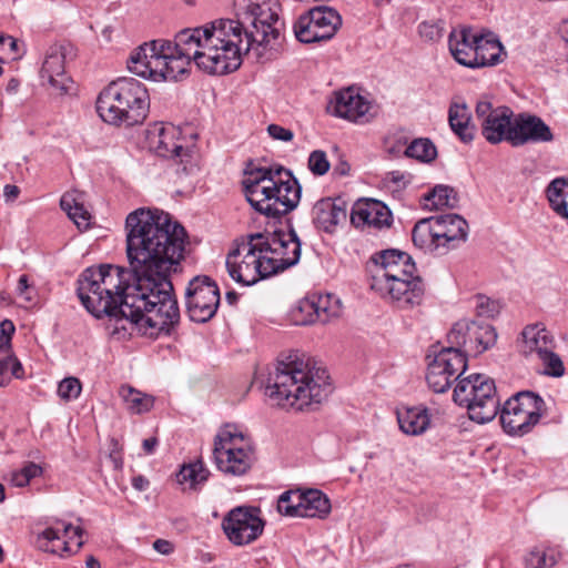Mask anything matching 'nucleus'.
<instances>
[{"instance_id": "1", "label": "nucleus", "mask_w": 568, "mask_h": 568, "mask_svg": "<svg viewBox=\"0 0 568 568\" xmlns=\"http://www.w3.org/2000/svg\"><path fill=\"white\" fill-rule=\"evenodd\" d=\"M237 19H216L180 31L173 41L155 39L136 48L128 69L153 81H176L193 61L207 74L237 70L243 55L271 60L277 51L280 4L276 0H237Z\"/></svg>"}, {"instance_id": "2", "label": "nucleus", "mask_w": 568, "mask_h": 568, "mask_svg": "<svg viewBox=\"0 0 568 568\" xmlns=\"http://www.w3.org/2000/svg\"><path fill=\"white\" fill-rule=\"evenodd\" d=\"M124 232L128 260L138 276L124 310L132 315L140 307H151L152 329L179 324L180 310L169 276L183 258L184 227L162 210L140 207L126 215Z\"/></svg>"}, {"instance_id": "3", "label": "nucleus", "mask_w": 568, "mask_h": 568, "mask_svg": "<svg viewBox=\"0 0 568 568\" xmlns=\"http://www.w3.org/2000/svg\"><path fill=\"white\" fill-rule=\"evenodd\" d=\"M138 286V276L133 270H126L114 265H100L89 267L79 278L78 295L83 306L95 317L108 315L114 318L121 328L136 331L139 334L158 337L160 334H169L178 324H169L166 327L152 329V323L148 321L151 307H140L130 315L124 310V301L129 294H134Z\"/></svg>"}, {"instance_id": "4", "label": "nucleus", "mask_w": 568, "mask_h": 568, "mask_svg": "<svg viewBox=\"0 0 568 568\" xmlns=\"http://www.w3.org/2000/svg\"><path fill=\"white\" fill-rule=\"evenodd\" d=\"M331 392L327 371L301 359L280 362L266 386L274 404L296 410L320 404Z\"/></svg>"}, {"instance_id": "5", "label": "nucleus", "mask_w": 568, "mask_h": 568, "mask_svg": "<svg viewBox=\"0 0 568 568\" xmlns=\"http://www.w3.org/2000/svg\"><path fill=\"white\" fill-rule=\"evenodd\" d=\"M283 172V169H257L244 179L246 199L257 212L270 217H280L297 206L301 186L287 172V180L284 181Z\"/></svg>"}, {"instance_id": "6", "label": "nucleus", "mask_w": 568, "mask_h": 568, "mask_svg": "<svg viewBox=\"0 0 568 568\" xmlns=\"http://www.w3.org/2000/svg\"><path fill=\"white\" fill-rule=\"evenodd\" d=\"M149 93L140 81L122 78L110 83L99 95L97 110L104 122L132 126L148 116Z\"/></svg>"}, {"instance_id": "7", "label": "nucleus", "mask_w": 568, "mask_h": 568, "mask_svg": "<svg viewBox=\"0 0 568 568\" xmlns=\"http://www.w3.org/2000/svg\"><path fill=\"white\" fill-rule=\"evenodd\" d=\"M214 462L217 469L229 476L247 474L256 459L253 438L241 426L225 424L214 437Z\"/></svg>"}, {"instance_id": "8", "label": "nucleus", "mask_w": 568, "mask_h": 568, "mask_svg": "<svg viewBox=\"0 0 568 568\" xmlns=\"http://www.w3.org/2000/svg\"><path fill=\"white\" fill-rule=\"evenodd\" d=\"M149 148L158 155L176 160L181 180L194 178L200 171V155L194 143L182 135L179 126L155 122L146 131Z\"/></svg>"}, {"instance_id": "9", "label": "nucleus", "mask_w": 568, "mask_h": 568, "mask_svg": "<svg viewBox=\"0 0 568 568\" xmlns=\"http://www.w3.org/2000/svg\"><path fill=\"white\" fill-rule=\"evenodd\" d=\"M454 402L468 410L478 424L491 422L499 412V398L494 379L484 374L460 378L454 389Z\"/></svg>"}, {"instance_id": "10", "label": "nucleus", "mask_w": 568, "mask_h": 568, "mask_svg": "<svg viewBox=\"0 0 568 568\" xmlns=\"http://www.w3.org/2000/svg\"><path fill=\"white\" fill-rule=\"evenodd\" d=\"M498 413L504 432L521 437L529 434L540 422L546 414V404L532 392H519L508 398Z\"/></svg>"}, {"instance_id": "11", "label": "nucleus", "mask_w": 568, "mask_h": 568, "mask_svg": "<svg viewBox=\"0 0 568 568\" xmlns=\"http://www.w3.org/2000/svg\"><path fill=\"white\" fill-rule=\"evenodd\" d=\"M256 234L247 235L245 241L236 244L226 257L230 276L237 283L250 286L260 280L271 276L265 266V258L258 245Z\"/></svg>"}, {"instance_id": "12", "label": "nucleus", "mask_w": 568, "mask_h": 568, "mask_svg": "<svg viewBox=\"0 0 568 568\" xmlns=\"http://www.w3.org/2000/svg\"><path fill=\"white\" fill-rule=\"evenodd\" d=\"M555 348L554 336L542 324L527 325L523 329L520 353L527 358L540 362L544 374L561 377L565 374V364Z\"/></svg>"}, {"instance_id": "13", "label": "nucleus", "mask_w": 568, "mask_h": 568, "mask_svg": "<svg viewBox=\"0 0 568 568\" xmlns=\"http://www.w3.org/2000/svg\"><path fill=\"white\" fill-rule=\"evenodd\" d=\"M264 263L271 275L295 265L301 257V242L295 232L255 233Z\"/></svg>"}, {"instance_id": "14", "label": "nucleus", "mask_w": 568, "mask_h": 568, "mask_svg": "<svg viewBox=\"0 0 568 568\" xmlns=\"http://www.w3.org/2000/svg\"><path fill=\"white\" fill-rule=\"evenodd\" d=\"M327 111L332 115L352 123L366 124L378 115L379 106L368 97L362 94L359 89L348 87L333 94L327 104Z\"/></svg>"}, {"instance_id": "15", "label": "nucleus", "mask_w": 568, "mask_h": 568, "mask_svg": "<svg viewBox=\"0 0 568 568\" xmlns=\"http://www.w3.org/2000/svg\"><path fill=\"white\" fill-rule=\"evenodd\" d=\"M342 24L341 16L328 7H317L302 14L294 23V33L303 43L326 41Z\"/></svg>"}, {"instance_id": "16", "label": "nucleus", "mask_w": 568, "mask_h": 568, "mask_svg": "<svg viewBox=\"0 0 568 568\" xmlns=\"http://www.w3.org/2000/svg\"><path fill=\"white\" fill-rule=\"evenodd\" d=\"M428 358L426 381L435 393H445L467 367L465 355L452 349L434 352Z\"/></svg>"}, {"instance_id": "17", "label": "nucleus", "mask_w": 568, "mask_h": 568, "mask_svg": "<svg viewBox=\"0 0 568 568\" xmlns=\"http://www.w3.org/2000/svg\"><path fill=\"white\" fill-rule=\"evenodd\" d=\"M185 303L191 321L197 323L210 321L220 304L217 285L207 276L194 277L186 287Z\"/></svg>"}, {"instance_id": "18", "label": "nucleus", "mask_w": 568, "mask_h": 568, "mask_svg": "<svg viewBox=\"0 0 568 568\" xmlns=\"http://www.w3.org/2000/svg\"><path fill=\"white\" fill-rule=\"evenodd\" d=\"M222 528L227 539L235 546H244L256 540L264 530V521L258 510L236 507L223 518Z\"/></svg>"}, {"instance_id": "19", "label": "nucleus", "mask_w": 568, "mask_h": 568, "mask_svg": "<svg viewBox=\"0 0 568 568\" xmlns=\"http://www.w3.org/2000/svg\"><path fill=\"white\" fill-rule=\"evenodd\" d=\"M476 119L483 136L491 144L508 141L513 132L514 112L508 106H494L488 100L476 104Z\"/></svg>"}, {"instance_id": "20", "label": "nucleus", "mask_w": 568, "mask_h": 568, "mask_svg": "<svg viewBox=\"0 0 568 568\" xmlns=\"http://www.w3.org/2000/svg\"><path fill=\"white\" fill-rule=\"evenodd\" d=\"M371 288L386 303L398 310H412L419 306L425 294V286L419 277L399 278Z\"/></svg>"}, {"instance_id": "21", "label": "nucleus", "mask_w": 568, "mask_h": 568, "mask_svg": "<svg viewBox=\"0 0 568 568\" xmlns=\"http://www.w3.org/2000/svg\"><path fill=\"white\" fill-rule=\"evenodd\" d=\"M74 57V48L70 43L49 47L41 69V79L48 81L50 88L58 93L68 92L71 79L65 72V62Z\"/></svg>"}, {"instance_id": "22", "label": "nucleus", "mask_w": 568, "mask_h": 568, "mask_svg": "<svg viewBox=\"0 0 568 568\" xmlns=\"http://www.w3.org/2000/svg\"><path fill=\"white\" fill-rule=\"evenodd\" d=\"M63 528V535L55 528L48 527L37 534L34 546L44 552L63 556L77 551L83 545V530L80 526H73L64 521H59Z\"/></svg>"}, {"instance_id": "23", "label": "nucleus", "mask_w": 568, "mask_h": 568, "mask_svg": "<svg viewBox=\"0 0 568 568\" xmlns=\"http://www.w3.org/2000/svg\"><path fill=\"white\" fill-rule=\"evenodd\" d=\"M375 262L376 268L372 275L371 286L415 277V264L406 253L387 250L382 252Z\"/></svg>"}, {"instance_id": "24", "label": "nucleus", "mask_w": 568, "mask_h": 568, "mask_svg": "<svg viewBox=\"0 0 568 568\" xmlns=\"http://www.w3.org/2000/svg\"><path fill=\"white\" fill-rule=\"evenodd\" d=\"M351 222L356 227L368 226L381 230L390 226L392 213L384 203L377 200L358 201L353 206Z\"/></svg>"}, {"instance_id": "25", "label": "nucleus", "mask_w": 568, "mask_h": 568, "mask_svg": "<svg viewBox=\"0 0 568 568\" xmlns=\"http://www.w3.org/2000/svg\"><path fill=\"white\" fill-rule=\"evenodd\" d=\"M552 139L549 126L539 118L519 114L514 119L509 142L517 146L527 142H548Z\"/></svg>"}, {"instance_id": "26", "label": "nucleus", "mask_w": 568, "mask_h": 568, "mask_svg": "<svg viewBox=\"0 0 568 568\" xmlns=\"http://www.w3.org/2000/svg\"><path fill=\"white\" fill-rule=\"evenodd\" d=\"M346 215V205L339 199H322L312 210L314 224L327 233H332L339 223L344 222Z\"/></svg>"}, {"instance_id": "27", "label": "nucleus", "mask_w": 568, "mask_h": 568, "mask_svg": "<svg viewBox=\"0 0 568 568\" xmlns=\"http://www.w3.org/2000/svg\"><path fill=\"white\" fill-rule=\"evenodd\" d=\"M478 31L471 28L454 29L448 37V49L454 60L471 69Z\"/></svg>"}, {"instance_id": "28", "label": "nucleus", "mask_w": 568, "mask_h": 568, "mask_svg": "<svg viewBox=\"0 0 568 568\" xmlns=\"http://www.w3.org/2000/svg\"><path fill=\"white\" fill-rule=\"evenodd\" d=\"M505 57V48L494 33L478 31L471 69L496 65L503 62Z\"/></svg>"}, {"instance_id": "29", "label": "nucleus", "mask_w": 568, "mask_h": 568, "mask_svg": "<svg viewBox=\"0 0 568 568\" xmlns=\"http://www.w3.org/2000/svg\"><path fill=\"white\" fill-rule=\"evenodd\" d=\"M412 239L414 245L424 253L443 254L447 252L433 216L422 219L415 224Z\"/></svg>"}, {"instance_id": "30", "label": "nucleus", "mask_w": 568, "mask_h": 568, "mask_svg": "<svg viewBox=\"0 0 568 568\" xmlns=\"http://www.w3.org/2000/svg\"><path fill=\"white\" fill-rule=\"evenodd\" d=\"M433 219L436 221L437 231H439L447 252L466 241L468 235V224L460 215H435Z\"/></svg>"}, {"instance_id": "31", "label": "nucleus", "mask_w": 568, "mask_h": 568, "mask_svg": "<svg viewBox=\"0 0 568 568\" xmlns=\"http://www.w3.org/2000/svg\"><path fill=\"white\" fill-rule=\"evenodd\" d=\"M399 429L409 436L424 434L430 425V415L426 407H400L396 412Z\"/></svg>"}, {"instance_id": "32", "label": "nucleus", "mask_w": 568, "mask_h": 568, "mask_svg": "<svg viewBox=\"0 0 568 568\" xmlns=\"http://www.w3.org/2000/svg\"><path fill=\"white\" fill-rule=\"evenodd\" d=\"M496 338L497 334L491 325L470 322L463 354L466 358L468 355L481 354L495 344Z\"/></svg>"}, {"instance_id": "33", "label": "nucleus", "mask_w": 568, "mask_h": 568, "mask_svg": "<svg viewBox=\"0 0 568 568\" xmlns=\"http://www.w3.org/2000/svg\"><path fill=\"white\" fill-rule=\"evenodd\" d=\"M448 121L452 130L464 142H470L475 135V126L471 124V116L465 103L454 102L449 106Z\"/></svg>"}, {"instance_id": "34", "label": "nucleus", "mask_w": 568, "mask_h": 568, "mask_svg": "<svg viewBox=\"0 0 568 568\" xmlns=\"http://www.w3.org/2000/svg\"><path fill=\"white\" fill-rule=\"evenodd\" d=\"M302 499L300 517L324 518L331 511L329 499L317 489L302 491Z\"/></svg>"}, {"instance_id": "35", "label": "nucleus", "mask_w": 568, "mask_h": 568, "mask_svg": "<svg viewBox=\"0 0 568 568\" xmlns=\"http://www.w3.org/2000/svg\"><path fill=\"white\" fill-rule=\"evenodd\" d=\"M119 394L125 404V408L131 414L150 412L154 405L153 396L142 393L129 385L121 386Z\"/></svg>"}, {"instance_id": "36", "label": "nucleus", "mask_w": 568, "mask_h": 568, "mask_svg": "<svg viewBox=\"0 0 568 568\" xmlns=\"http://www.w3.org/2000/svg\"><path fill=\"white\" fill-rule=\"evenodd\" d=\"M567 187L568 180L566 178H557L546 189L549 206L564 219H568Z\"/></svg>"}, {"instance_id": "37", "label": "nucleus", "mask_w": 568, "mask_h": 568, "mask_svg": "<svg viewBox=\"0 0 568 568\" xmlns=\"http://www.w3.org/2000/svg\"><path fill=\"white\" fill-rule=\"evenodd\" d=\"M60 205L78 229L87 230L90 226L91 215L74 193H65L61 197Z\"/></svg>"}, {"instance_id": "38", "label": "nucleus", "mask_w": 568, "mask_h": 568, "mask_svg": "<svg viewBox=\"0 0 568 568\" xmlns=\"http://www.w3.org/2000/svg\"><path fill=\"white\" fill-rule=\"evenodd\" d=\"M209 469L200 460L182 466L176 475L178 483L184 486V489H196L199 485L207 480Z\"/></svg>"}, {"instance_id": "39", "label": "nucleus", "mask_w": 568, "mask_h": 568, "mask_svg": "<svg viewBox=\"0 0 568 568\" xmlns=\"http://www.w3.org/2000/svg\"><path fill=\"white\" fill-rule=\"evenodd\" d=\"M457 205L455 191L446 185H437L424 197V207L427 210L453 209Z\"/></svg>"}, {"instance_id": "40", "label": "nucleus", "mask_w": 568, "mask_h": 568, "mask_svg": "<svg viewBox=\"0 0 568 568\" xmlns=\"http://www.w3.org/2000/svg\"><path fill=\"white\" fill-rule=\"evenodd\" d=\"M318 313L320 323H327L334 318H337L342 314V303L338 297L333 294L313 296Z\"/></svg>"}, {"instance_id": "41", "label": "nucleus", "mask_w": 568, "mask_h": 568, "mask_svg": "<svg viewBox=\"0 0 568 568\" xmlns=\"http://www.w3.org/2000/svg\"><path fill=\"white\" fill-rule=\"evenodd\" d=\"M559 554L554 548H532L525 559L526 568H551L558 561Z\"/></svg>"}, {"instance_id": "42", "label": "nucleus", "mask_w": 568, "mask_h": 568, "mask_svg": "<svg viewBox=\"0 0 568 568\" xmlns=\"http://www.w3.org/2000/svg\"><path fill=\"white\" fill-rule=\"evenodd\" d=\"M291 320L295 325H311L317 323L318 313H316L313 296L301 300L291 311Z\"/></svg>"}, {"instance_id": "43", "label": "nucleus", "mask_w": 568, "mask_h": 568, "mask_svg": "<svg viewBox=\"0 0 568 568\" xmlns=\"http://www.w3.org/2000/svg\"><path fill=\"white\" fill-rule=\"evenodd\" d=\"M405 154L422 162H430L436 158L437 151L430 140L416 139L406 148Z\"/></svg>"}, {"instance_id": "44", "label": "nucleus", "mask_w": 568, "mask_h": 568, "mask_svg": "<svg viewBox=\"0 0 568 568\" xmlns=\"http://www.w3.org/2000/svg\"><path fill=\"white\" fill-rule=\"evenodd\" d=\"M469 324L470 322L465 320L455 323L447 334L448 346L443 347L442 349H452L457 353H464L467 334L469 333Z\"/></svg>"}, {"instance_id": "45", "label": "nucleus", "mask_w": 568, "mask_h": 568, "mask_svg": "<svg viewBox=\"0 0 568 568\" xmlns=\"http://www.w3.org/2000/svg\"><path fill=\"white\" fill-rule=\"evenodd\" d=\"M302 501V490L285 491L277 500V510L284 516L300 517Z\"/></svg>"}, {"instance_id": "46", "label": "nucleus", "mask_w": 568, "mask_h": 568, "mask_svg": "<svg viewBox=\"0 0 568 568\" xmlns=\"http://www.w3.org/2000/svg\"><path fill=\"white\" fill-rule=\"evenodd\" d=\"M10 376L21 378L23 376V368L21 363L14 356H7L0 361V386H6Z\"/></svg>"}, {"instance_id": "47", "label": "nucleus", "mask_w": 568, "mask_h": 568, "mask_svg": "<svg viewBox=\"0 0 568 568\" xmlns=\"http://www.w3.org/2000/svg\"><path fill=\"white\" fill-rule=\"evenodd\" d=\"M82 390V384L77 377H65L58 385V395L64 400L77 399Z\"/></svg>"}, {"instance_id": "48", "label": "nucleus", "mask_w": 568, "mask_h": 568, "mask_svg": "<svg viewBox=\"0 0 568 568\" xmlns=\"http://www.w3.org/2000/svg\"><path fill=\"white\" fill-rule=\"evenodd\" d=\"M41 474V467L34 463H28L22 469L12 474L11 483L16 487L27 486L32 478Z\"/></svg>"}, {"instance_id": "49", "label": "nucleus", "mask_w": 568, "mask_h": 568, "mask_svg": "<svg viewBox=\"0 0 568 568\" xmlns=\"http://www.w3.org/2000/svg\"><path fill=\"white\" fill-rule=\"evenodd\" d=\"M310 171L317 176L326 174L331 168L327 155L322 150L311 152L307 162Z\"/></svg>"}, {"instance_id": "50", "label": "nucleus", "mask_w": 568, "mask_h": 568, "mask_svg": "<svg viewBox=\"0 0 568 568\" xmlns=\"http://www.w3.org/2000/svg\"><path fill=\"white\" fill-rule=\"evenodd\" d=\"M476 312L481 317H495L500 312V304L487 296H476Z\"/></svg>"}, {"instance_id": "51", "label": "nucleus", "mask_w": 568, "mask_h": 568, "mask_svg": "<svg viewBox=\"0 0 568 568\" xmlns=\"http://www.w3.org/2000/svg\"><path fill=\"white\" fill-rule=\"evenodd\" d=\"M17 41L10 36L0 33V63H4L10 59H16Z\"/></svg>"}, {"instance_id": "52", "label": "nucleus", "mask_w": 568, "mask_h": 568, "mask_svg": "<svg viewBox=\"0 0 568 568\" xmlns=\"http://www.w3.org/2000/svg\"><path fill=\"white\" fill-rule=\"evenodd\" d=\"M418 33L425 41L434 42L440 39L442 29L436 22L425 21L418 26Z\"/></svg>"}, {"instance_id": "53", "label": "nucleus", "mask_w": 568, "mask_h": 568, "mask_svg": "<svg viewBox=\"0 0 568 568\" xmlns=\"http://www.w3.org/2000/svg\"><path fill=\"white\" fill-rule=\"evenodd\" d=\"M407 182L406 175L399 171L389 172L384 179L385 185L393 191L405 187Z\"/></svg>"}, {"instance_id": "54", "label": "nucleus", "mask_w": 568, "mask_h": 568, "mask_svg": "<svg viewBox=\"0 0 568 568\" xmlns=\"http://www.w3.org/2000/svg\"><path fill=\"white\" fill-rule=\"evenodd\" d=\"M267 133L273 140L290 142L294 138V133L292 130L286 129L278 124H270L267 126Z\"/></svg>"}, {"instance_id": "55", "label": "nucleus", "mask_w": 568, "mask_h": 568, "mask_svg": "<svg viewBox=\"0 0 568 568\" xmlns=\"http://www.w3.org/2000/svg\"><path fill=\"white\" fill-rule=\"evenodd\" d=\"M17 292L19 296L29 305L34 301L33 291L31 290L28 276L21 275L18 281Z\"/></svg>"}, {"instance_id": "56", "label": "nucleus", "mask_w": 568, "mask_h": 568, "mask_svg": "<svg viewBox=\"0 0 568 568\" xmlns=\"http://www.w3.org/2000/svg\"><path fill=\"white\" fill-rule=\"evenodd\" d=\"M14 333V325L10 320H4L0 324V335L10 337Z\"/></svg>"}, {"instance_id": "57", "label": "nucleus", "mask_w": 568, "mask_h": 568, "mask_svg": "<svg viewBox=\"0 0 568 568\" xmlns=\"http://www.w3.org/2000/svg\"><path fill=\"white\" fill-rule=\"evenodd\" d=\"M153 547L155 550L163 555H168L172 551V545L169 541L162 539L155 540Z\"/></svg>"}, {"instance_id": "58", "label": "nucleus", "mask_w": 568, "mask_h": 568, "mask_svg": "<svg viewBox=\"0 0 568 568\" xmlns=\"http://www.w3.org/2000/svg\"><path fill=\"white\" fill-rule=\"evenodd\" d=\"M19 187L16 185L7 184L3 189V194L7 200H14L19 195Z\"/></svg>"}, {"instance_id": "59", "label": "nucleus", "mask_w": 568, "mask_h": 568, "mask_svg": "<svg viewBox=\"0 0 568 568\" xmlns=\"http://www.w3.org/2000/svg\"><path fill=\"white\" fill-rule=\"evenodd\" d=\"M132 486L142 491L149 486V481L143 476H136L132 479Z\"/></svg>"}, {"instance_id": "60", "label": "nucleus", "mask_w": 568, "mask_h": 568, "mask_svg": "<svg viewBox=\"0 0 568 568\" xmlns=\"http://www.w3.org/2000/svg\"><path fill=\"white\" fill-rule=\"evenodd\" d=\"M158 444L156 438L151 437L143 440V449L146 454H152L155 449V446Z\"/></svg>"}, {"instance_id": "61", "label": "nucleus", "mask_w": 568, "mask_h": 568, "mask_svg": "<svg viewBox=\"0 0 568 568\" xmlns=\"http://www.w3.org/2000/svg\"><path fill=\"white\" fill-rule=\"evenodd\" d=\"M114 29L111 26H106L101 30V38L104 42H111Z\"/></svg>"}, {"instance_id": "62", "label": "nucleus", "mask_w": 568, "mask_h": 568, "mask_svg": "<svg viewBox=\"0 0 568 568\" xmlns=\"http://www.w3.org/2000/svg\"><path fill=\"white\" fill-rule=\"evenodd\" d=\"M349 172V165L346 162H341L334 168V173L338 175H347Z\"/></svg>"}, {"instance_id": "63", "label": "nucleus", "mask_w": 568, "mask_h": 568, "mask_svg": "<svg viewBox=\"0 0 568 568\" xmlns=\"http://www.w3.org/2000/svg\"><path fill=\"white\" fill-rule=\"evenodd\" d=\"M11 345V338L0 335V349L8 351Z\"/></svg>"}, {"instance_id": "64", "label": "nucleus", "mask_w": 568, "mask_h": 568, "mask_svg": "<svg viewBox=\"0 0 568 568\" xmlns=\"http://www.w3.org/2000/svg\"><path fill=\"white\" fill-rule=\"evenodd\" d=\"M85 565L87 568H100V562L93 556L87 558Z\"/></svg>"}]
</instances>
